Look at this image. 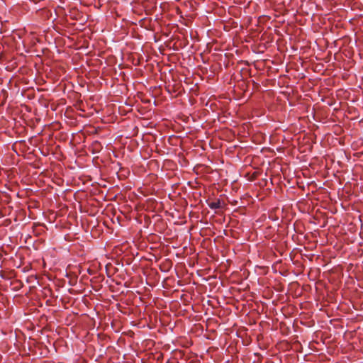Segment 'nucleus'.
<instances>
[{"mask_svg":"<svg viewBox=\"0 0 363 363\" xmlns=\"http://www.w3.org/2000/svg\"><path fill=\"white\" fill-rule=\"evenodd\" d=\"M218 206V204L215 203H213L210 205V207L212 208H217Z\"/></svg>","mask_w":363,"mask_h":363,"instance_id":"obj_1","label":"nucleus"}]
</instances>
